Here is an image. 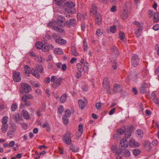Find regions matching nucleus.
Returning a JSON list of instances; mask_svg holds the SVG:
<instances>
[{
    "label": "nucleus",
    "mask_w": 159,
    "mask_h": 159,
    "mask_svg": "<svg viewBox=\"0 0 159 159\" xmlns=\"http://www.w3.org/2000/svg\"><path fill=\"white\" fill-rule=\"evenodd\" d=\"M65 20L64 17L62 16H60L57 18L56 23L57 25L62 27L66 26L68 27H70L72 26H75L76 25L75 19H70L68 22L65 21Z\"/></svg>",
    "instance_id": "1"
},
{
    "label": "nucleus",
    "mask_w": 159,
    "mask_h": 159,
    "mask_svg": "<svg viewBox=\"0 0 159 159\" xmlns=\"http://www.w3.org/2000/svg\"><path fill=\"white\" fill-rule=\"evenodd\" d=\"M67 7L65 9V11L71 14L76 13V11L75 9V3L71 2H67L65 6Z\"/></svg>",
    "instance_id": "2"
},
{
    "label": "nucleus",
    "mask_w": 159,
    "mask_h": 159,
    "mask_svg": "<svg viewBox=\"0 0 159 159\" xmlns=\"http://www.w3.org/2000/svg\"><path fill=\"white\" fill-rule=\"evenodd\" d=\"M111 52L110 59V61L112 62L113 60H116L118 55V51L117 48L115 46H113L111 48Z\"/></svg>",
    "instance_id": "3"
},
{
    "label": "nucleus",
    "mask_w": 159,
    "mask_h": 159,
    "mask_svg": "<svg viewBox=\"0 0 159 159\" xmlns=\"http://www.w3.org/2000/svg\"><path fill=\"white\" fill-rule=\"evenodd\" d=\"M20 92L21 94L28 93L32 89L30 86L27 84L24 83H21L20 84Z\"/></svg>",
    "instance_id": "4"
},
{
    "label": "nucleus",
    "mask_w": 159,
    "mask_h": 159,
    "mask_svg": "<svg viewBox=\"0 0 159 159\" xmlns=\"http://www.w3.org/2000/svg\"><path fill=\"white\" fill-rule=\"evenodd\" d=\"M72 134L69 131H67L62 135V137L63 142L67 144H71L72 143L71 136Z\"/></svg>",
    "instance_id": "5"
},
{
    "label": "nucleus",
    "mask_w": 159,
    "mask_h": 159,
    "mask_svg": "<svg viewBox=\"0 0 159 159\" xmlns=\"http://www.w3.org/2000/svg\"><path fill=\"white\" fill-rule=\"evenodd\" d=\"M39 46H38V43L35 44L36 48L38 49H42V50L44 52H47L49 50V47L47 43H45L43 45L42 43H40Z\"/></svg>",
    "instance_id": "6"
},
{
    "label": "nucleus",
    "mask_w": 159,
    "mask_h": 159,
    "mask_svg": "<svg viewBox=\"0 0 159 159\" xmlns=\"http://www.w3.org/2000/svg\"><path fill=\"white\" fill-rule=\"evenodd\" d=\"M21 79L20 73L19 72L14 71L13 72V80L16 82H20Z\"/></svg>",
    "instance_id": "7"
},
{
    "label": "nucleus",
    "mask_w": 159,
    "mask_h": 159,
    "mask_svg": "<svg viewBox=\"0 0 159 159\" xmlns=\"http://www.w3.org/2000/svg\"><path fill=\"white\" fill-rule=\"evenodd\" d=\"M139 59L136 55L134 54L132 56L131 58V62L132 65L134 67L136 66L139 63Z\"/></svg>",
    "instance_id": "8"
},
{
    "label": "nucleus",
    "mask_w": 159,
    "mask_h": 159,
    "mask_svg": "<svg viewBox=\"0 0 159 159\" xmlns=\"http://www.w3.org/2000/svg\"><path fill=\"white\" fill-rule=\"evenodd\" d=\"M128 142L125 139H123L121 140L119 144V148L121 149H124L128 145Z\"/></svg>",
    "instance_id": "9"
},
{
    "label": "nucleus",
    "mask_w": 159,
    "mask_h": 159,
    "mask_svg": "<svg viewBox=\"0 0 159 159\" xmlns=\"http://www.w3.org/2000/svg\"><path fill=\"white\" fill-rule=\"evenodd\" d=\"M63 79L60 77L57 79L52 84V87L55 89H56L61 84V82Z\"/></svg>",
    "instance_id": "10"
},
{
    "label": "nucleus",
    "mask_w": 159,
    "mask_h": 159,
    "mask_svg": "<svg viewBox=\"0 0 159 159\" xmlns=\"http://www.w3.org/2000/svg\"><path fill=\"white\" fill-rule=\"evenodd\" d=\"M57 67L63 71H65L67 68V66L66 64H63L61 62H58L56 64Z\"/></svg>",
    "instance_id": "11"
},
{
    "label": "nucleus",
    "mask_w": 159,
    "mask_h": 159,
    "mask_svg": "<svg viewBox=\"0 0 159 159\" xmlns=\"http://www.w3.org/2000/svg\"><path fill=\"white\" fill-rule=\"evenodd\" d=\"M103 87L107 89H110V87L109 85V81L108 80V78L107 77L105 78L103 81Z\"/></svg>",
    "instance_id": "12"
},
{
    "label": "nucleus",
    "mask_w": 159,
    "mask_h": 159,
    "mask_svg": "<svg viewBox=\"0 0 159 159\" xmlns=\"http://www.w3.org/2000/svg\"><path fill=\"white\" fill-rule=\"evenodd\" d=\"M147 87V83L145 81L142 83L141 86L140 88L139 91L142 94L146 92V88Z\"/></svg>",
    "instance_id": "13"
},
{
    "label": "nucleus",
    "mask_w": 159,
    "mask_h": 159,
    "mask_svg": "<svg viewBox=\"0 0 159 159\" xmlns=\"http://www.w3.org/2000/svg\"><path fill=\"white\" fill-rule=\"evenodd\" d=\"M97 8L96 5L92 4V7L90 10V14L91 15H95L97 14Z\"/></svg>",
    "instance_id": "14"
},
{
    "label": "nucleus",
    "mask_w": 159,
    "mask_h": 159,
    "mask_svg": "<svg viewBox=\"0 0 159 159\" xmlns=\"http://www.w3.org/2000/svg\"><path fill=\"white\" fill-rule=\"evenodd\" d=\"M129 144L130 146L133 147H138L139 145V143L134 139H132L130 140L129 142Z\"/></svg>",
    "instance_id": "15"
},
{
    "label": "nucleus",
    "mask_w": 159,
    "mask_h": 159,
    "mask_svg": "<svg viewBox=\"0 0 159 159\" xmlns=\"http://www.w3.org/2000/svg\"><path fill=\"white\" fill-rule=\"evenodd\" d=\"M113 90L115 92H121L122 90V88L119 85L115 84L114 86Z\"/></svg>",
    "instance_id": "16"
},
{
    "label": "nucleus",
    "mask_w": 159,
    "mask_h": 159,
    "mask_svg": "<svg viewBox=\"0 0 159 159\" xmlns=\"http://www.w3.org/2000/svg\"><path fill=\"white\" fill-rule=\"evenodd\" d=\"M53 28L55 30L60 32L61 34H64L65 33L64 30L58 26L54 25L53 26Z\"/></svg>",
    "instance_id": "17"
},
{
    "label": "nucleus",
    "mask_w": 159,
    "mask_h": 159,
    "mask_svg": "<svg viewBox=\"0 0 159 159\" xmlns=\"http://www.w3.org/2000/svg\"><path fill=\"white\" fill-rule=\"evenodd\" d=\"M121 151L122 152V154L123 155V156L127 157H129L130 156V152L128 150L124 148L122 149Z\"/></svg>",
    "instance_id": "18"
},
{
    "label": "nucleus",
    "mask_w": 159,
    "mask_h": 159,
    "mask_svg": "<svg viewBox=\"0 0 159 159\" xmlns=\"http://www.w3.org/2000/svg\"><path fill=\"white\" fill-rule=\"evenodd\" d=\"M65 0H54V2L55 4L57 5H63L64 7L66 4L65 2Z\"/></svg>",
    "instance_id": "19"
},
{
    "label": "nucleus",
    "mask_w": 159,
    "mask_h": 159,
    "mask_svg": "<svg viewBox=\"0 0 159 159\" xmlns=\"http://www.w3.org/2000/svg\"><path fill=\"white\" fill-rule=\"evenodd\" d=\"M95 22L98 25H100L102 23V17L101 16L99 15H97L95 17Z\"/></svg>",
    "instance_id": "20"
},
{
    "label": "nucleus",
    "mask_w": 159,
    "mask_h": 159,
    "mask_svg": "<svg viewBox=\"0 0 159 159\" xmlns=\"http://www.w3.org/2000/svg\"><path fill=\"white\" fill-rule=\"evenodd\" d=\"M31 72L32 75L36 78H39L40 75L39 74L36 70L32 69Z\"/></svg>",
    "instance_id": "21"
},
{
    "label": "nucleus",
    "mask_w": 159,
    "mask_h": 159,
    "mask_svg": "<svg viewBox=\"0 0 159 159\" xmlns=\"http://www.w3.org/2000/svg\"><path fill=\"white\" fill-rule=\"evenodd\" d=\"M143 29V28H138L135 30V33L136 35V36L137 37H139L141 35L142 33V30Z\"/></svg>",
    "instance_id": "22"
},
{
    "label": "nucleus",
    "mask_w": 159,
    "mask_h": 159,
    "mask_svg": "<svg viewBox=\"0 0 159 159\" xmlns=\"http://www.w3.org/2000/svg\"><path fill=\"white\" fill-rule=\"evenodd\" d=\"M24 117L26 119H29L30 118V116L27 111L25 110H23L21 112Z\"/></svg>",
    "instance_id": "23"
},
{
    "label": "nucleus",
    "mask_w": 159,
    "mask_h": 159,
    "mask_svg": "<svg viewBox=\"0 0 159 159\" xmlns=\"http://www.w3.org/2000/svg\"><path fill=\"white\" fill-rule=\"evenodd\" d=\"M71 54L74 56H76L78 55V53L75 47L72 46L71 48Z\"/></svg>",
    "instance_id": "24"
},
{
    "label": "nucleus",
    "mask_w": 159,
    "mask_h": 159,
    "mask_svg": "<svg viewBox=\"0 0 159 159\" xmlns=\"http://www.w3.org/2000/svg\"><path fill=\"white\" fill-rule=\"evenodd\" d=\"M56 41L57 43L61 44H65L66 43V40L61 39H57Z\"/></svg>",
    "instance_id": "25"
},
{
    "label": "nucleus",
    "mask_w": 159,
    "mask_h": 159,
    "mask_svg": "<svg viewBox=\"0 0 159 159\" xmlns=\"http://www.w3.org/2000/svg\"><path fill=\"white\" fill-rule=\"evenodd\" d=\"M79 104L81 109H83L85 107V102L82 100H80L79 101Z\"/></svg>",
    "instance_id": "26"
},
{
    "label": "nucleus",
    "mask_w": 159,
    "mask_h": 159,
    "mask_svg": "<svg viewBox=\"0 0 159 159\" xmlns=\"http://www.w3.org/2000/svg\"><path fill=\"white\" fill-rule=\"evenodd\" d=\"M8 129V125H2L1 129L2 132L3 133H6Z\"/></svg>",
    "instance_id": "27"
},
{
    "label": "nucleus",
    "mask_w": 159,
    "mask_h": 159,
    "mask_svg": "<svg viewBox=\"0 0 159 159\" xmlns=\"http://www.w3.org/2000/svg\"><path fill=\"white\" fill-rule=\"evenodd\" d=\"M154 22H158L159 21V13H155L153 19Z\"/></svg>",
    "instance_id": "28"
},
{
    "label": "nucleus",
    "mask_w": 159,
    "mask_h": 159,
    "mask_svg": "<svg viewBox=\"0 0 159 159\" xmlns=\"http://www.w3.org/2000/svg\"><path fill=\"white\" fill-rule=\"evenodd\" d=\"M133 24L135 25L137 28H143V25L142 23H140L136 21H134L133 23Z\"/></svg>",
    "instance_id": "29"
},
{
    "label": "nucleus",
    "mask_w": 159,
    "mask_h": 159,
    "mask_svg": "<svg viewBox=\"0 0 159 159\" xmlns=\"http://www.w3.org/2000/svg\"><path fill=\"white\" fill-rule=\"evenodd\" d=\"M67 96L66 94H63L61 97L60 101L61 103H64L67 99Z\"/></svg>",
    "instance_id": "30"
},
{
    "label": "nucleus",
    "mask_w": 159,
    "mask_h": 159,
    "mask_svg": "<svg viewBox=\"0 0 159 159\" xmlns=\"http://www.w3.org/2000/svg\"><path fill=\"white\" fill-rule=\"evenodd\" d=\"M54 52L56 54H61L63 53L62 50L59 48H55L54 49Z\"/></svg>",
    "instance_id": "31"
},
{
    "label": "nucleus",
    "mask_w": 159,
    "mask_h": 159,
    "mask_svg": "<svg viewBox=\"0 0 159 159\" xmlns=\"http://www.w3.org/2000/svg\"><path fill=\"white\" fill-rule=\"evenodd\" d=\"M37 70L41 73L43 72V69L42 65L41 64H38L37 66Z\"/></svg>",
    "instance_id": "32"
},
{
    "label": "nucleus",
    "mask_w": 159,
    "mask_h": 159,
    "mask_svg": "<svg viewBox=\"0 0 159 159\" xmlns=\"http://www.w3.org/2000/svg\"><path fill=\"white\" fill-rule=\"evenodd\" d=\"M116 157V158L118 159V158L119 157L120 159H122V157L123 156V155L122 154V152L121 151L120 152H119L116 151V154H115Z\"/></svg>",
    "instance_id": "33"
},
{
    "label": "nucleus",
    "mask_w": 159,
    "mask_h": 159,
    "mask_svg": "<svg viewBox=\"0 0 159 159\" xmlns=\"http://www.w3.org/2000/svg\"><path fill=\"white\" fill-rule=\"evenodd\" d=\"M70 149L72 152H76L78 151L79 148L77 147L72 145L70 146Z\"/></svg>",
    "instance_id": "34"
},
{
    "label": "nucleus",
    "mask_w": 159,
    "mask_h": 159,
    "mask_svg": "<svg viewBox=\"0 0 159 159\" xmlns=\"http://www.w3.org/2000/svg\"><path fill=\"white\" fill-rule=\"evenodd\" d=\"M136 134L138 135V138H141L143 136V131L141 129H138L136 132Z\"/></svg>",
    "instance_id": "35"
},
{
    "label": "nucleus",
    "mask_w": 159,
    "mask_h": 159,
    "mask_svg": "<svg viewBox=\"0 0 159 159\" xmlns=\"http://www.w3.org/2000/svg\"><path fill=\"white\" fill-rule=\"evenodd\" d=\"M24 70L25 72V73L26 74H30V68L29 67V66L28 65H25L24 66Z\"/></svg>",
    "instance_id": "36"
},
{
    "label": "nucleus",
    "mask_w": 159,
    "mask_h": 159,
    "mask_svg": "<svg viewBox=\"0 0 159 159\" xmlns=\"http://www.w3.org/2000/svg\"><path fill=\"white\" fill-rule=\"evenodd\" d=\"M140 151L139 149H134L133 151V153L134 156H138L140 153Z\"/></svg>",
    "instance_id": "37"
},
{
    "label": "nucleus",
    "mask_w": 159,
    "mask_h": 159,
    "mask_svg": "<svg viewBox=\"0 0 159 159\" xmlns=\"http://www.w3.org/2000/svg\"><path fill=\"white\" fill-rule=\"evenodd\" d=\"M8 119V117L5 116L2 119V123L3 125H8L7 124V120Z\"/></svg>",
    "instance_id": "38"
},
{
    "label": "nucleus",
    "mask_w": 159,
    "mask_h": 159,
    "mask_svg": "<svg viewBox=\"0 0 159 159\" xmlns=\"http://www.w3.org/2000/svg\"><path fill=\"white\" fill-rule=\"evenodd\" d=\"M68 117H66V116H63L62 117L63 120L64 122V124L65 125H67L68 123Z\"/></svg>",
    "instance_id": "39"
},
{
    "label": "nucleus",
    "mask_w": 159,
    "mask_h": 159,
    "mask_svg": "<svg viewBox=\"0 0 159 159\" xmlns=\"http://www.w3.org/2000/svg\"><path fill=\"white\" fill-rule=\"evenodd\" d=\"M125 137L126 138H129L131 134V132L129 131H127L125 132Z\"/></svg>",
    "instance_id": "40"
},
{
    "label": "nucleus",
    "mask_w": 159,
    "mask_h": 159,
    "mask_svg": "<svg viewBox=\"0 0 159 159\" xmlns=\"http://www.w3.org/2000/svg\"><path fill=\"white\" fill-rule=\"evenodd\" d=\"M17 105L16 103L12 104L11 106V110L12 111H14L17 109Z\"/></svg>",
    "instance_id": "41"
},
{
    "label": "nucleus",
    "mask_w": 159,
    "mask_h": 159,
    "mask_svg": "<svg viewBox=\"0 0 159 159\" xmlns=\"http://www.w3.org/2000/svg\"><path fill=\"white\" fill-rule=\"evenodd\" d=\"M125 133L123 129H120L117 131V133L118 136L119 135H122Z\"/></svg>",
    "instance_id": "42"
},
{
    "label": "nucleus",
    "mask_w": 159,
    "mask_h": 159,
    "mask_svg": "<svg viewBox=\"0 0 159 159\" xmlns=\"http://www.w3.org/2000/svg\"><path fill=\"white\" fill-rule=\"evenodd\" d=\"M76 66L78 71H82L83 68H82V65L80 63H77L76 65Z\"/></svg>",
    "instance_id": "43"
},
{
    "label": "nucleus",
    "mask_w": 159,
    "mask_h": 159,
    "mask_svg": "<svg viewBox=\"0 0 159 159\" xmlns=\"http://www.w3.org/2000/svg\"><path fill=\"white\" fill-rule=\"evenodd\" d=\"M119 37L121 40H123L125 37L124 33L123 32H120L119 33Z\"/></svg>",
    "instance_id": "44"
},
{
    "label": "nucleus",
    "mask_w": 159,
    "mask_h": 159,
    "mask_svg": "<svg viewBox=\"0 0 159 159\" xmlns=\"http://www.w3.org/2000/svg\"><path fill=\"white\" fill-rule=\"evenodd\" d=\"M71 112L69 110H67L65 111V115L63 116H66L68 118L71 115Z\"/></svg>",
    "instance_id": "45"
},
{
    "label": "nucleus",
    "mask_w": 159,
    "mask_h": 159,
    "mask_svg": "<svg viewBox=\"0 0 159 159\" xmlns=\"http://www.w3.org/2000/svg\"><path fill=\"white\" fill-rule=\"evenodd\" d=\"M116 27L115 25L110 27V31L112 33H114L116 31Z\"/></svg>",
    "instance_id": "46"
},
{
    "label": "nucleus",
    "mask_w": 159,
    "mask_h": 159,
    "mask_svg": "<svg viewBox=\"0 0 159 159\" xmlns=\"http://www.w3.org/2000/svg\"><path fill=\"white\" fill-rule=\"evenodd\" d=\"M88 62H85L84 64V68H83V70L84 69H85V71H87L88 69H89V68H88V66H89V65H88Z\"/></svg>",
    "instance_id": "47"
},
{
    "label": "nucleus",
    "mask_w": 159,
    "mask_h": 159,
    "mask_svg": "<svg viewBox=\"0 0 159 159\" xmlns=\"http://www.w3.org/2000/svg\"><path fill=\"white\" fill-rule=\"evenodd\" d=\"M112 62V67L114 69H116L117 68L116 64H117V62L116 61V60H115L114 61L113 60Z\"/></svg>",
    "instance_id": "48"
},
{
    "label": "nucleus",
    "mask_w": 159,
    "mask_h": 159,
    "mask_svg": "<svg viewBox=\"0 0 159 159\" xmlns=\"http://www.w3.org/2000/svg\"><path fill=\"white\" fill-rule=\"evenodd\" d=\"M82 71H78L76 75V77L77 78H80L82 75Z\"/></svg>",
    "instance_id": "49"
},
{
    "label": "nucleus",
    "mask_w": 159,
    "mask_h": 159,
    "mask_svg": "<svg viewBox=\"0 0 159 159\" xmlns=\"http://www.w3.org/2000/svg\"><path fill=\"white\" fill-rule=\"evenodd\" d=\"M63 106H61L58 108V112L59 114H61L63 112Z\"/></svg>",
    "instance_id": "50"
},
{
    "label": "nucleus",
    "mask_w": 159,
    "mask_h": 159,
    "mask_svg": "<svg viewBox=\"0 0 159 159\" xmlns=\"http://www.w3.org/2000/svg\"><path fill=\"white\" fill-rule=\"evenodd\" d=\"M95 107L98 109H100L101 107V103L98 102L96 104Z\"/></svg>",
    "instance_id": "51"
},
{
    "label": "nucleus",
    "mask_w": 159,
    "mask_h": 159,
    "mask_svg": "<svg viewBox=\"0 0 159 159\" xmlns=\"http://www.w3.org/2000/svg\"><path fill=\"white\" fill-rule=\"evenodd\" d=\"M27 95H25L23 96L21 98V101L24 102H25L27 101L28 99Z\"/></svg>",
    "instance_id": "52"
},
{
    "label": "nucleus",
    "mask_w": 159,
    "mask_h": 159,
    "mask_svg": "<svg viewBox=\"0 0 159 159\" xmlns=\"http://www.w3.org/2000/svg\"><path fill=\"white\" fill-rule=\"evenodd\" d=\"M83 130V125L80 124L79 126V132L82 133Z\"/></svg>",
    "instance_id": "53"
},
{
    "label": "nucleus",
    "mask_w": 159,
    "mask_h": 159,
    "mask_svg": "<svg viewBox=\"0 0 159 159\" xmlns=\"http://www.w3.org/2000/svg\"><path fill=\"white\" fill-rule=\"evenodd\" d=\"M152 101L155 103L159 104V100L157 97H155L153 98Z\"/></svg>",
    "instance_id": "54"
},
{
    "label": "nucleus",
    "mask_w": 159,
    "mask_h": 159,
    "mask_svg": "<svg viewBox=\"0 0 159 159\" xmlns=\"http://www.w3.org/2000/svg\"><path fill=\"white\" fill-rule=\"evenodd\" d=\"M153 29L155 30H159V24L154 25L153 27Z\"/></svg>",
    "instance_id": "55"
},
{
    "label": "nucleus",
    "mask_w": 159,
    "mask_h": 159,
    "mask_svg": "<svg viewBox=\"0 0 159 159\" xmlns=\"http://www.w3.org/2000/svg\"><path fill=\"white\" fill-rule=\"evenodd\" d=\"M83 45L84 46V49L85 50H86L87 48V43H86V40H84L83 41Z\"/></svg>",
    "instance_id": "56"
},
{
    "label": "nucleus",
    "mask_w": 159,
    "mask_h": 159,
    "mask_svg": "<svg viewBox=\"0 0 159 159\" xmlns=\"http://www.w3.org/2000/svg\"><path fill=\"white\" fill-rule=\"evenodd\" d=\"M96 34L98 36L102 34V33L101 32L100 30H97L96 31Z\"/></svg>",
    "instance_id": "57"
},
{
    "label": "nucleus",
    "mask_w": 159,
    "mask_h": 159,
    "mask_svg": "<svg viewBox=\"0 0 159 159\" xmlns=\"http://www.w3.org/2000/svg\"><path fill=\"white\" fill-rule=\"evenodd\" d=\"M116 10V7L115 6H113L111 9V11L112 12H115Z\"/></svg>",
    "instance_id": "58"
},
{
    "label": "nucleus",
    "mask_w": 159,
    "mask_h": 159,
    "mask_svg": "<svg viewBox=\"0 0 159 159\" xmlns=\"http://www.w3.org/2000/svg\"><path fill=\"white\" fill-rule=\"evenodd\" d=\"M115 108H114L112 109L111 110L109 111V114L110 115L113 114L115 112Z\"/></svg>",
    "instance_id": "59"
},
{
    "label": "nucleus",
    "mask_w": 159,
    "mask_h": 159,
    "mask_svg": "<svg viewBox=\"0 0 159 159\" xmlns=\"http://www.w3.org/2000/svg\"><path fill=\"white\" fill-rule=\"evenodd\" d=\"M117 148V146L115 145H113L111 147V150L113 151V152H116V150Z\"/></svg>",
    "instance_id": "60"
},
{
    "label": "nucleus",
    "mask_w": 159,
    "mask_h": 159,
    "mask_svg": "<svg viewBox=\"0 0 159 159\" xmlns=\"http://www.w3.org/2000/svg\"><path fill=\"white\" fill-rule=\"evenodd\" d=\"M158 143V141L156 140H154L152 142V145L153 146H156Z\"/></svg>",
    "instance_id": "61"
},
{
    "label": "nucleus",
    "mask_w": 159,
    "mask_h": 159,
    "mask_svg": "<svg viewBox=\"0 0 159 159\" xmlns=\"http://www.w3.org/2000/svg\"><path fill=\"white\" fill-rule=\"evenodd\" d=\"M151 145V144L148 141L145 142V144H144V146L145 147H148L150 146Z\"/></svg>",
    "instance_id": "62"
},
{
    "label": "nucleus",
    "mask_w": 159,
    "mask_h": 159,
    "mask_svg": "<svg viewBox=\"0 0 159 159\" xmlns=\"http://www.w3.org/2000/svg\"><path fill=\"white\" fill-rule=\"evenodd\" d=\"M57 79V77L55 76H52V77L51 79H50L51 81L52 82H54V81H55V80H56Z\"/></svg>",
    "instance_id": "63"
},
{
    "label": "nucleus",
    "mask_w": 159,
    "mask_h": 159,
    "mask_svg": "<svg viewBox=\"0 0 159 159\" xmlns=\"http://www.w3.org/2000/svg\"><path fill=\"white\" fill-rule=\"evenodd\" d=\"M77 59L75 58H72L70 61L71 63L73 64L74 63L76 60Z\"/></svg>",
    "instance_id": "64"
}]
</instances>
